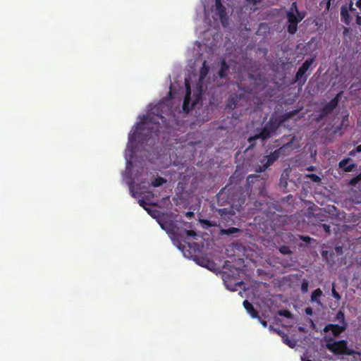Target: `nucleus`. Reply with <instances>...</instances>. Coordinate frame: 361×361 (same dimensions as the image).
Returning a JSON list of instances; mask_svg holds the SVG:
<instances>
[{
	"instance_id": "nucleus-1",
	"label": "nucleus",
	"mask_w": 361,
	"mask_h": 361,
	"mask_svg": "<svg viewBox=\"0 0 361 361\" xmlns=\"http://www.w3.org/2000/svg\"><path fill=\"white\" fill-rule=\"evenodd\" d=\"M150 109L144 115L141 121L137 123L136 129L129 135V143L135 141L141 143L153 144L166 123V119L163 114L168 109V106L163 102L154 105H150Z\"/></svg>"
},
{
	"instance_id": "nucleus-2",
	"label": "nucleus",
	"mask_w": 361,
	"mask_h": 361,
	"mask_svg": "<svg viewBox=\"0 0 361 361\" xmlns=\"http://www.w3.org/2000/svg\"><path fill=\"white\" fill-rule=\"evenodd\" d=\"M297 111H291L283 115V119H279L276 118H270L268 122L262 128L261 132L257 134V137H260V139L266 140L271 136L274 135L278 128L282 125L284 121L287 118H290L297 114Z\"/></svg>"
},
{
	"instance_id": "nucleus-3",
	"label": "nucleus",
	"mask_w": 361,
	"mask_h": 361,
	"mask_svg": "<svg viewBox=\"0 0 361 361\" xmlns=\"http://www.w3.org/2000/svg\"><path fill=\"white\" fill-rule=\"evenodd\" d=\"M326 348L338 355H354L356 352L348 347V342L345 340L334 341L332 337L325 336Z\"/></svg>"
},
{
	"instance_id": "nucleus-4",
	"label": "nucleus",
	"mask_w": 361,
	"mask_h": 361,
	"mask_svg": "<svg viewBox=\"0 0 361 361\" xmlns=\"http://www.w3.org/2000/svg\"><path fill=\"white\" fill-rule=\"evenodd\" d=\"M281 150V148L278 149L270 154L263 157L259 161L260 164L255 168V171L257 173L264 172L279 158Z\"/></svg>"
},
{
	"instance_id": "nucleus-5",
	"label": "nucleus",
	"mask_w": 361,
	"mask_h": 361,
	"mask_svg": "<svg viewBox=\"0 0 361 361\" xmlns=\"http://www.w3.org/2000/svg\"><path fill=\"white\" fill-rule=\"evenodd\" d=\"M343 92H338L329 103L324 105L320 110L319 114L317 116V120L318 121L324 119L329 114H331L332 111L338 105L339 101L341 99Z\"/></svg>"
},
{
	"instance_id": "nucleus-6",
	"label": "nucleus",
	"mask_w": 361,
	"mask_h": 361,
	"mask_svg": "<svg viewBox=\"0 0 361 361\" xmlns=\"http://www.w3.org/2000/svg\"><path fill=\"white\" fill-rule=\"evenodd\" d=\"M314 61V58H310L305 61V62L299 68L298 71L295 74V81L298 82L302 80V83H304L306 81L307 76L305 75V74L308 71V69L312 66Z\"/></svg>"
},
{
	"instance_id": "nucleus-7",
	"label": "nucleus",
	"mask_w": 361,
	"mask_h": 361,
	"mask_svg": "<svg viewBox=\"0 0 361 361\" xmlns=\"http://www.w3.org/2000/svg\"><path fill=\"white\" fill-rule=\"evenodd\" d=\"M286 17L288 20L287 31L289 34L294 35L298 30V24L301 22V18L297 19L295 13L292 11H287Z\"/></svg>"
},
{
	"instance_id": "nucleus-8",
	"label": "nucleus",
	"mask_w": 361,
	"mask_h": 361,
	"mask_svg": "<svg viewBox=\"0 0 361 361\" xmlns=\"http://www.w3.org/2000/svg\"><path fill=\"white\" fill-rule=\"evenodd\" d=\"M216 14L219 16L223 26L228 24V15L225 6L221 4V0H215Z\"/></svg>"
},
{
	"instance_id": "nucleus-9",
	"label": "nucleus",
	"mask_w": 361,
	"mask_h": 361,
	"mask_svg": "<svg viewBox=\"0 0 361 361\" xmlns=\"http://www.w3.org/2000/svg\"><path fill=\"white\" fill-rule=\"evenodd\" d=\"M348 327V325L338 324H326L323 331L325 333L331 331L334 337H338L343 332H344Z\"/></svg>"
},
{
	"instance_id": "nucleus-10",
	"label": "nucleus",
	"mask_w": 361,
	"mask_h": 361,
	"mask_svg": "<svg viewBox=\"0 0 361 361\" xmlns=\"http://www.w3.org/2000/svg\"><path fill=\"white\" fill-rule=\"evenodd\" d=\"M349 11H350L354 14L356 13V9L353 7V2L350 3L348 7L347 6H343L341 8V19L347 25H350L352 20L349 14Z\"/></svg>"
},
{
	"instance_id": "nucleus-11",
	"label": "nucleus",
	"mask_w": 361,
	"mask_h": 361,
	"mask_svg": "<svg viewBox=\"0 0 361 361\" xmlns=\"http://www.w3.org/2000/svg\"><path fill=\"white\" fill-rule=\"evenodd\" d=\"M216 212L220 215L222 223L228 224L231 221L232 224L234 222L232 217L235 215V212L232 207L219 209Z\"/></svg>"
},
{
	"instance_id": "nucleus-12",
	"label": "nucleus",
	"mask_w": 361,
	"mask_h": 361,
	"mask_svg": "<svg viewBox=\"0 0 361 361\" xmlns=\"http://www.w3.org/2000/svg\"><path fill=\"white\" fill-rule=\"evenodd\" d=\"M158 223L161 228L168 233H173L175 224L173 221L166 219L164 216H161L159 218Z\"/></svg>"
},
{
	"instance_id": "nucleus-13",
	"label": "nucleus",
	"mask_w": 361,
	"mask_h": 361,
	"mask_svg": "<svg viewBox=\"0 0 361 361\" xmlns=\"http://www.w3.org/2000/svg\"><path fill=\"white\" fill-rule=\"evenodd\" d=\"M241 94H233L230 95L227 104L226 105V109L233 110L236 108L238 103L241 100Z\"/></svg>"
},
{
	"instance_id": "nucleus-14",
	"label": "nucleus",
	"mask_w": 361,
	"mask_h": 361,
	"mask_svg": "<svg viewBox=\"0 0 361 361\" xmlns=\"http://www.w3.org/2000/svg\"><path fill=\"white\" fill-rule=\"evenodd\" d=\"M229 71V66L227 64L226 60L223 59L220 63V68L217 73L218 76L221 79H224L227 77Z\"/></svg>"
},
{
	"instance_id": "nucleus-15",
	"label": "nucleus",
	"mask_w": 361,
	"mask_h": 361,
	"mask_svg": "<svg viewBox=\"0 0 361 361\" xmlns=\"http://www.w3.org/2000/svg\"><path fill=\"white\" fill-rule=\"evenodd\" d=\"M243 306L246 311L250 314V316L254 318H259L258 312L255 309L254 306L251 302L248 300H245L243 301Z\"/></svg>"
},
{
	"instance_id": "nucleus-16",
	"label": "nucleus",
	"mask_w": 361,
	"mask_h": 361,
	"mask_svg": "<svg viewBox=\"0 0 361 361\" xmlns=\"http://www.w3.org/2000/svg\"><path fill=\"white\" fill-rule=\"evenodd\" d=\"M350 159H344L339 162V167L343 169L345 172H351L356 167L355 164H350Z\"/></svg>"
},
{
	"instance_id": "nucleus-17",
	"label": "nucleus",
	"mask_w": 361,
	"mask_h": 361,
	"mask_svg": "<svg viewBox=\"0 0 361 361\" xmlns=\"http://www.w3.org/2000/svg\"><path fill=\"white\" fill-rule=\"evenodd\" d=\"M217 203L224 204L229 202V197L226 195V188H222L216 195Z\"/></svg>"
},
{
	"instance_id": "nucleus-18",
	"label": "nucleus",
	"mask_w": 361,
	"mask_h": 361,
	"mask_svg": "<svg viewBox=\"0 0 361 361\" xmlns=\"http://www.w3.org/2000/svg\"><path fill=\"white\" fill-rule=\"evenodd\" d=\"M240 230L238 228L235 227H231L228 228H221L220 229V234L221 235H233L238 233H240Z\"/></svg>"
},
{
	"instance_id": "nucleus-19",
	"label": "nucleus",
	"mask_w": 361,
	"mask_h": 361,
	"mask_svg": "<svg viewBox=\"0 0 361 361\" xmlns=\"http://www.w3.org/2000/svg\"><path fill=\"white\" fill-rule=\"evenodd\" d=\"M322 295V291L320 288L314 290L311 295V301L317 302L318 305H321L319 298Z\"/></svg>"
},
{
	"instance_id": "nucleus-20",
	"label": "nucleus",
	"mask_w": 361,
	"mask_h": 361,
	"mask_svg": "<svg viewBox=\"0 0 361 361\" xmlns=\"http://www.w3.org/2000/svg\"><path fill=\"white\" fill-rule=\"evenodd\" d=\"M348 126V115H345L343 117L342 121L339 126H336L334 128V133H337L341 131L343 128H346Z\"/></svg>"
},
{
	"instance_id": "nucleus-21",
	"label": "nucleus",
	"mask_w": 361,
	"mask_h": 361,
	"mask_svg": "<svg viewBox=\"0 0 361 361\" xmlns=\"http://www.w3.org/2000/svg\"><path fill=\"white\" fill-rule=\"evenodd\" d=\"M282 339L285 344L291 348H294L297 345V341L295 339H290L288 335L283 334Z\"/></svg>"
},
{
	"instance_id": "nucleus-22",
	"label": "nucleus",
	"mask_w": 361,
	"mask_h": 361,
	"mask_svg": "<svg viewBox=\"0 0 361 361\" xmlns=\"http://www.w3.org/2000/svg\"><path fill=\"white\" fill-rule=\"evenodd\" d=\"M335 320L336 321H338L339 322V324H345V325H348L346 321H345V314H344V312L342 311V310H339L336 314V317H335Z\"/></svg>"
},
{
	"instance_id": "nucleus-23",
	"label": "nucleus",
	"mask_w": 361,
	"mask_h": 361,
	"mask_svg": "<svg viewBox=\"0 0 361 361\" xmlns=\"http://www.w3.org/2000/svg\"><path fill=\"white\" fill-rule=\"evenodd\" d=\"M209 73V67L207 66V62L204 61L202 64V67L200 71V78L204 79Z\"/></svg>"
},
{
	"instance_id": "nucleus-24",
	"label": "nucleus",
	"mask_w": 361,
	"mask_h": 361,
	"mask_svg": "<svg viewBox=\"0 0 361 361\" xmlns=\"http://www.w3.org/2000/svg\"><path fill=\"white\" fill-rule=\"evenodd\" d=\"M166 183V180L162 177H158V178H154L152 181V185L153 187H159L161 185H162L164 183Z\"/></svg>"
},
{
	"instance_id": "nucleus-25",
	"label": "nucleus",
	"mask_w": 361,
	"mask_h": 361,
	"mask_svg": "<svg viewBox=\"0 0 361 361\" xmlns=\"http://www.w3.org/2000/svg\"><path fill=\"white\" fill-rule=\"evenodd\" d=\"M334 255V252L329 253L327 250H323L322 252V256L324 260H326L327 262H330L329 257L333 258Z\"/></svg>"
},
{
	"instance_id": "nucleus-26",
	"label": "nucleus",
	"mask_w": 361,
	"mask_h": 361,
	"mask_svg": "<svg viewBox=\"0 0 361 361\" xmlns=\"http://www.w3.org/2000/svg\"><path fill=\"white\" fill-rule=\"evenodd\" d=\"M209 259L205 257H199L196 259L197 263L202 267H205L208 264Z\"/></svg>"
},
{
	"instance_id": "nucleus-27",
	"label": "nucleus",
	"mask_w": 361,
	"mask_h": 361,
	"mask_svg": "<svg viewBox=\"0 0 361 361\" xmlns=\"http://www.w3.org/2000/svg\"><path fill=\"white\" fill-rule=\"evenodd\" d=\"M279 252L283 255H289L292 252L290 249V247L287 245H281L279 247Z\"/></svg>"
},
{
	"instance_id": "nucleus-28",
	"label": "nucleus",
	"mask_w": 361,
	"mask_h": 361,
	"mask_svg": "<svg viewBox=\"0 0 361 361\" xmlns=\"http://www.w3.org/2000/svg\"><path fill=\"white\" fill-rule=\"evenodd\" d=\"M279 315L285 317L288 319L292 318L291 312L288 310H281L278 312Z\"/></svg>"
},
{
	"instance_id": "nucleus-29",
	"label": "nucleus",
	"mask_w": 361,
	"mask_h": 361,
	"mask_svg": "<svg viewBox=\"0 0 361 361\" xmlns=\"http://www.w3.org/2000/svg\"><path fill=\"white\" fill-rule=\"evenodd\" d=\"M360 181H361V173L355 177L353 178L350 180L349 184L352 186H355Z\"/></svg>"
},
{
	"instance_id": "nucleus-30",
	"label": "nucleus",
	"mask_w": 361,
	"mask_h": 361,
	"mask_svg": "<svg viewBox=\"0 0 361 361\" xmlns=\"http://www.w3.org/2000/svg\"><path fill=\"white\" fill-rule=\"evenodd\" d=\"M309 282L307 279H304L301 283V291L302 293H306L308 290Z\"/></svg>"
},
{
	"instance_id": "nucleus-31",
	"label": "nucleus",
	"mask_w": 361,
	"mask_h": 361,
	"mask_svg": "<svg viewBox=\"0 0 361 361\" xmlns=\"http://www.w3.org/2000/svg\"><path fill=\"white\" fill-rule=\"evenodd\" d=\"M260 138V137H257V134L252 137H250L247 140L250 146L248 149L253 147L256 144V140Z\"/></svg>"
},
{
	"instance_id": "nucleus-32",
	"label": "nucleus",
	"mask_w": 361,
	"mask_h": 361,
	"mask_svg": "<svg viewBox=\"0 0 361 361\" xmlns=\"http://www.w3.org/2000/svg\"><path fill=\"white\" fill-rule=\"evenodd\" d=\"M331 295L337 301H339L341 299V295L336 290L334 283L332 286Z\"/></svg>"
},
{
	"instance_id": "nucleus-33",
	"label": "nucleus",
	"mask_w": 361,
	"mask_h": 361,
	"mask_svg": "<svg viewBox=\"0 0 361 361\" xmlns=\"http://www.w3.org/2000/svg\"><path fill=\"white\" fill-rule=\"evenodd\" d=\"M139 205L145 209L149 214H151V210L147 207V204L145 202L144 200H138Z\"/></svg>"
},
{
	"instance_id": "nucleus-34",
	"label": "nucleus",
	"mask_w": 361,
	"mask_h": 361,
	"mask_svg": "<svg viewBox=\"0 0 361 361\" xmlns=\"http://www.w3.org/2000/svg\"><path fill=\"white\" fill-rule=\"evenodd\" d=\"M186 87H187V90H188V95H186L184 102H183V109L185 111L186 110V106H187V104H188V99H189V95H190V87H189V85H186Z\"/></svg>"
},
{
	"instance_id": "nucleus-35",
	"label": "nucleus",
	"mask_w": 361,
	"mask_h": 361,
	"mask_svg": "<svg viewBox=\"0 0 361 361\" xmlns=\"http://www.w3.org/2000/svg\"><path fill=\"white\" fill-rule=\"evenodd\" d=\"M308 177L314 182H319L321 180V178L319 176H318L317 175L314 174V173H311L308 176Z\"/></svg>"
},
{
	"instance_id": "nucleus-36",
	"label": "nucleus",
	"mask_w": 361,
	"mask_h": 361,
	"mask_svg": "<svg viewBox=\"0 0 361 361\" xmlns=\"http://www.w3.org/2000/svg\"><path fill=\"white\" fill-rule=\"evenodd\" d=\"M320 227H322L323 228V230L327 233V234H330L331 233V228H330V226L328 225V224H322Z\"/></svg>"
},
{
	"instance_id": "nucleus-37",
	"label": "nucleus",
	"mask_w": 361,
	"mask_h": 361,
	"mask_svg": "<svg viewBox=\"0 0 361 361\" xmlns=\"http://www.w3.org/2000/svg\"><path fill=\"white\" fill-rule=\"evenodd\" d=\"M288 11H292L294 13H298L297 3L295 1L293 2V4H292V5H291V6L290 8V10Z\"/></svg>"
},
{
	"instance_id": "nucleus-38",
	"label": "nucleus",
	"mask_w": 361,
	"mask_h": 361,
	"mask_svg": "<svg viewBox=\"0 0 361 361\" xmlns=\"http://www.w3.org/2000/svg\"><path fill=\"white\" fill-rule=\"evenodd\" d=\"M130 193H131V195L135 198H137L138 197V192H135L134 190H133V182L130 184Z\"/></svg>"
},
{
	"instance_id": "nucleus-39",
	"label": "nucleus",
	"mask_w": 361,
	"mask_h": 361,
	"mask_svg": "<svg viewBox=\"0 0 361 361\" xmlns=\"http://www.w3.org/2000/svg\"><path fill=\"white\" fill-rule=\"evenodd\" d=\"M185 234L188 237H195L197 235L196 232L192 230H185Z\"/></svg>"
},
{
	"instance_id": "nucleus-40",
	"label": "nucleus",
	"mask_w": 361,
	"mask_h": 361,
	"mask_svg": "<svg viewBox=\"0 0 361 361\" xmlns=\"http://www.w3.org/2000/svg\"><path fill=\"white\" fill-rule=\"evenodd\" d=\"M258 178V176L257 175H249L247 178V180L249 183H253L255 179H257Z\"/></svg>"
},
{
	"instance_id": "nucleus-41",
	"label": "nucleus",
	"mask_w": 361,
	"mask_h": 361,
	"mask_svg": "<svg viewBox=\"0 0 361 361\" xmlns=\"http://www.w3.org/2000/svg\"><path fill=\"white\" fill-rule=\"evenodd\" d=\"M335 251L338 255H341L343 253V247L340 245L336 246Z\"/></svg>"
},
{
	"instance_id": "nucleus-42",
	"label": "nucleus",
	"mask_w": 361,
	"mask_h": 361,
	"mask_svg": "<svg viewBox=\"0 0 361 361\" xmlns=\"http://www.w3.org/2000/svg\"><path fill=\"white\" fill-rule=\"evenodd\" d=\"M247 3L250 4H252L254 6H257L259 4L262 0H245Z\"/></svg>"
},
{
	"instance_id": "nucleus-43",
	"label": "nucleus",
	"mask_w": 361,
	"mask_h": 361,
	"mask_svg": "<svg viewBox=\"0 0 361 361\" xmlns=\"http://www.w3.org/2000/svg\"><path fill=\"white\" fill-rule=\"evenodd\" d=\"M215 266V264L212 260H209L208 264L205 266V268H207L209 270H212Z\"/></svg>"
},
{
	"instance_id": "nucleus-44",
	"label": "nucleus",
	"mask_w": 361,
	"mask_h": 361,
	"mask_svg": "<svg viewBox=\"0 0 361 361\" xmlns=\"http://www.w3.org/2000/svg\"><path fill=\"white\" fill-rule=\"evenodd\" d=\"M300 239H301L305 243H310L311 240V238L307 235H300Z\"/></svg>"
},
{
	"instance_id": "nucleus-45",
	"label": "nucleus",
	"mask_w": 361,
	"mask_h": 361,
	"mask_svg": "<svg viewBox=\"0 0 361 361\" xmlns=\"http://www.w3.org/2000/svg\"><path fill=\"white\" fill-rule=\"evenodd\" d=\"M295 15H296V18L297 19H300L301 18V21L305 18V14H303L302 13L300 12L299 11H298V13H295Z\"/></svg>"
},
{
	"instance_id": "nucleus-46",
	"label": "nucleus",
	"mask_w": 361,
	"mask_h": 361,
	"mask_svg": "<svg viewBox=\"0 0 361 361\" xmlns=\"http://www.w3.org/2000/svg\"><path fill=\"white\" fill-rule=\"evenodd\" d=\"M305 312L307 315H312L313 314V310L312 307L305 308Z\"/></svg>"
},
{
	"instance_id": "nucleus-47",
	"label": "nucleus",
	"mask_w": 361,
	"mask_h": 361,
	"mask_svg": "<svg viewBox=\"0 0 361 361\" xmlns=\"http://www.w3.org/2000/svg\"><path fill=\"white\" fill-rule=\"evenodd\" d=\"M356 23L359 25H361V16L359 15H357L356 16Z\"/></svg>"
},
{
	"instance_id": "nucleus-48",
	"label": "nucleus",
	"mask_w": 361,
	"mask_h": 361,
	"mask_svg": "<svg viewBox=\"0 0 361 361\" xmlns=\"http://www.w3.org/2000/svg\"><path fill=\"white\" fill-rule=\"evenodd\" d=\"M324 1H326V9L329 10L330 5H331V0H324Z\"/></svg>"
},
{
	"instance_id": "nucleus-49",
	"label": "nucleus",
	"mask_w": 361,
	"mask_h": 361,
	"mask_svg": "<svg viewBox=\"0 0 361 361\" xmlns=\"http://www.w3.org/2000/svg\"><path fill=\"white\" fill-rule=\"evenodd\" d=\"M193 216H194V214L192 212H188L186 213V216H188V217H192Z\"/></svg>"
},
{
	"instance_id": "nucleus-50",
	"label": "nucleus",
	"mask_w": 361,
	"mask_h": 361,
	"mask_svg": "<svg viewBox=\"0 0 361 361\" xmlns=\"http://www.w3.org/2000/svg\"><path fill=\"white\" fill-rule=\"evenodd\" d=\"M355 150L357 152H361V145H358L355 148Z\"/></svg>"
},
{
	"instance_id": "nucleus-51",
	"label": "nucleus",
	"mask_w": 361,
	"mask_h": 361,
	"mask_svg": "<svg viewBox=\"0 0 361 361\" xmlns=\"http://www.w3.org/2000/svg\"><path fill=\"white\" fill-rule=\"evenodd\" d=\"M355 150L357 152H361V145H358L355 148Z\"/></svg>"
},
{
	"instance_id": "nucleus-52",
	"label": "nucleus",
	"mask_w": 361,
	"mask_h": 361,
	"mask_svg": "<svg viewBox=\"0 0 361 361\" xmlns=\"http://www.w3.org/2000/svg\"><path fill=\"white\" fill-rule=\"evenodd\" d=\"M298 330L300 332H305V329L304 327H302V326H299L298 327Z\"/></svg>"
},
{
	"instance_id": "nucleus-53",
	"label": "nucleus",
	"mask_w": 361,
	"mask_h": 361,
	"mask_svg": "<svg viewBox=\"0 0 361 361\" xmlns=\"http://www.w3.org/2000/svg\"><path fill=\"white\" fill-rule=\"evenodd\" d=\"M261 324H262V326L264 327H267V323L266 321H261Z\"/></svg>"
},
{
	"instance_id": "nucleus-54",
	"label": "nucleus",
	"mask_w": 361,
	"mask_h": 361,
	"mask_svg": "<svg viewBox=\"0 0 361 361\" xmlns=\"http://www.w3.org/2000/svg\"><path fill=\"white\" fill-rule=\"evenodd\" d=\"M149 196H150V197H153V194H152V192H149V195H147L146 196V197H147V198H148V197H149Z\"/></svg>"
},
{
	"instance_id": "nucleus-55",
	"label": "nucleus",
	"mask_w": 361,
	"mask_h": 361,
	"mask_svg": "<svg viewBox=\"0 0 361 361\" xmlns=\"http://www.w3.org/2000/svg\"><path fill=\"white\" fill-rule=\"evenodd\" d=\"M311 324H312V328H315V324H314V323L313 322L312 320H311Z\"/></svg>"
},
{
	"instance_id": "nucleus-56",
	"label": "nucleus",
	"mask_w": 361,
	"mask_h": 361,
	"mask_svg": "<svg viewBox=\"0 0 361 361\" xmlns=\"http://www.w3.org/2000/svg\"><path fill=\"white\" fill-rule=\"evenodd\" d=\"M204 222L207 224H209V221H207V220H206Z\"/></svg>"
}]
</instances>
